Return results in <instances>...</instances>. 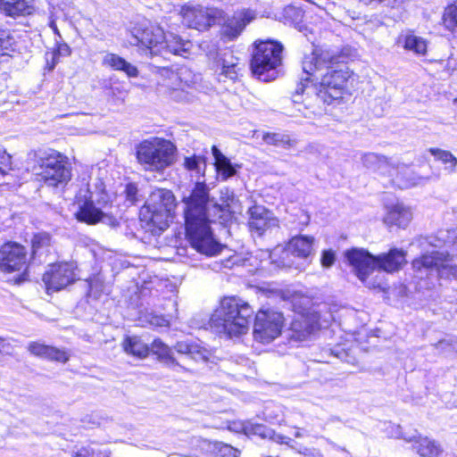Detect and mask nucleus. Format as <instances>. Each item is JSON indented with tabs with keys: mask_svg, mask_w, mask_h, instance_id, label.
I'll use <instances>...</instances> for the list:
<instances>
[{
	"mask_svg": "<svg viewBox=\"0 0 457 457\" xmlns=\"http://www.w3.org/2000/svg\"><path fill=\"white\" fill-rule=\"evenodd\" d=\"M443 344H445V341L438 342V345H442Z\"/></svg>",
	"mask_w": 457,
	"mask_h": 457,
	"instance_id": "56",
	"label": "nucleus"
},
{
	"mask_svg": "<svg viewBox=\"0 0 457 457\" xmlns=\"http://www.w3.org/2000/svg\"><path fill=\"white\" fill-rule=\"evenodd\" d=\"M176 207V198L170 190L156 188L150 194L139 215L142 220L164 230L172 221Z\"/></svg>",
	"mask_w": 457,
	"mask_h": 457,
	"instance_id": "6",
	"label": "nucleus"
},
{
	"mask_svg": "<svg viewBox=\"0 0 457 457\" xmlns=\"http://www.w3.org/2000/svg\"><path fill=\"white\" fill-rule=\"evenodd\" d=\"M406 253L402 249L393 248L387 253L373 256L364 249L353 248L345 257L358 278L370 288H383V282L370 279L378 268L388 273L398 271L406 263Z\"/></svg>",
	"mask_w": 457,
	"mask_h": 457,
	"instance_id": "3",
	"label": "nucleus"
},
{
	"mask_svg": "<svg viewBox=\"0 0 457 457\" xmlns=\"http://www.w3.org/2000/svg\"><path fill=\"white\" fill-rule=\"evenodd\" d=\"M51 237L47 233H38L32 238L33 254L41 253V251L50 245Z\"/></svg>",
	"mask_w": 457,
	"mask_h": 457,
	"instance_id": "38",
	"label": "nucleus"
},
{
	"mask_svg": "<svg viewBox=\"0 0 457 457\" xmlns=\"http://www.w3.org/2000/svg\"><path fill=\"white\" fill-rule=\"evenodd\" d=\"M314 241L312 236L300 235L292 237L287 245L296 260H306L313 253Z\"/></svg>",
	"mask_w": 457,
	"mask_h": 457,
	"instance_id": "24",
	"label": "nucleus"
},
{
	"mask_svg": "<svg viewBox=\"0 0 457 457\" xmlns=\"http://www.w3.org/2000/svg\"><path fill=\"white\" fill-rule=\"evenodd\" d=\"M399 43L405 50L413 52L415 54L424 55L427 53V40L412 33L402 35L399 37Z\"/></svg>",
	"mask_w": 457,
	"mask_h": 457,
	"instance_id": "29",
	"label": "nucleus"
},
{
	"mask_svg": "<svg viewBox=\"0 0 457 457\" xmlns=\"http://www.w3.org/2000/svg\"><path fill=\"white\" fill-rule=\"evenodd\" d=\"M270 438L278 443L287 444V445H288L289 441L291 440L289 437H287L286 436L279 435V434H276L274 431H272L271 436H270Z\"/></svg>",
	"mask_w": 457,
	"mask_h": 457,
	"instance_id": "47",
	"label": "nucleus"
},
{
	"mask_svg": "<svg viewBox=\"0 0 457 457\" xmlns=\"http://www.w3.org/2000/svg\"><path fill=\"white\" fill-rule=\"evenodd\" d=\"M412 267L419 276L436 275L438 278L457 279V265L453 263L451 255L445 251H432L422 254L412 262Z\"/></svg>",
	"mask_w": 457,
	"mask_h": 457,
	"instance_id": "11",
	"label": "nucleus"
},
{
	"mask_svg": "<svg viewBox=\"0 0 457 457\" xmlns=\"http://www.w3.org/2000/svg\"><path fill=\"white\" fill-rule=\"evenodd\" d=\"M0 165L9 168L12 165V156L4 149H0Z\"/></svg>",
	"mask_w": 457,
	"mask_h": 457,
	"instance_id": "46",
	"label": "nucleus"
},
{
	"mask_svg": "<svg viewBox=\"0 0 457 457\" xmlns=\"http://www.w3.org/2000/svg\"><path fill=\"white\" fill-rule=\"evenodd\" d=\"M262 140L267 145L284 148H290L295 145V141L292 140L288 135L283 133H264Z\"/></svg>",
	"mask_w": 457,
	"mask_h": 457,
	"instance_id": "33",
	"label": "nucleus"
},
{
	"mask_svg": "<svg viewBox=\"0 0 457 457\" xmlns=\"http://www.w3.org/2000/svg\"><path fill=\"white\" fill-rule=\"evenodd\" d=\"M233 264H234V262H232V261L228 259V260H226V261H225V264H224V266H225L226 268H231V266H232Z\"/></svg>",
	"mask_w": 457,
	"mask_h": 457,
	"instance_id": "50",
	"label": "nucleus"
},
{
	"mask_svg": "<svg viewBox=\"0 0 457 457\" xmlns=\"http://www.w3.org/2000/svg\"><path fill=\"white\" fill-rule=\"evenodd\" d=\"M149 322L151 325L155 326V327H168L169 326V320L161 315H153L150 318Z\"/></svg>",
	"mask_w": 457,
	"mask_h": 457,
	"instance_id": "44",
	"label": "nucleus"
},
{
	"mask_svg": "<svg viewBox=\"0 0 457 457\" xmlns=\"http://www.w3.org/2000/svg\"><path fill=\"white\" fill-rule=\"evenodd\" d=\"M445 457H457L455 454H446Z\"/></svg>",
	"mask_w": 457,
	"mask_h": 457,
	"instance_id": "55",
	"label": "nucleus"
},
{
	"mask_svg": "<svg viewBox=\"0 0 457 457\" xmlns=\"http://www.w3.org/2000/svg\"><path fill=\"white\" fill-rule=\"evenodd\" d=\"M412 219V212L410 207L402 203H397L387 208L384 217V222L387 226H397L406 228Z\"/></svg>",
	"mask_w": 457,
	"mask_h": 457,
	"instance_id": "22",
	"label": "nucleus"
},
{
	"mask_svg": "<svg viewBox=\"0 0 457 457\" xmlns=\"http://www.w3.org/2000/svg\"><path fill=\"white\" fill-rule=\"evenodd\" d=\"M282 51L283 46L277 41H256L251 61L253 73L265 82L275 79L277 68L282 62Z\"/></svg>",
	"mask_w": 457,
	"mask_h": 457,
	"instance_id": "9",
	"label": "nucleus"
},
{
	"mask_svg": "<svg viewBox=\"0 0 457 457\" xmlns=\"http://www.w3.org/2000/svg\"><path fill=\"white\" fill-rule=\"evenodd\" d=\"M27 269V252L21 245L6 243L0 247V272L14 274V282L20 284L28 279Z\"/></svg>",
	"mask_w": 457,
	"mask_h": 457,
	"instance_id": "12",
	"label": "nucleus"
},
{
	"mask_svg": "<svg viewBox=\"0 0 457 457\" xmlns=\"http://www.w3.org/2000/svg\"><path fill=\"white\" fill-rule=\"evenodd\" d=\"M428 152L434 155L436 160L441 161L443 163L451 164V169L453 170L457 164V159L449 152L439 148H429Z\"/></svg>",
	"mask_w": 457,
	"mask_h": 457,
	"instance_id": "39",
	"label": "nucleus"
},
{
	"mask_svg": "<svg viewBox=\"0 0 457 457\" xmlns=\"http://www.w3.org/2000/svg\"><path fill=\"white\" fill-rule=\"evenodd\" d=\"M336 261V255L332 250H325L322 252L320 262L321 265L325 268L331 267Z\"/></svg>",
	"mask_w": 457,
	"mask_h": 457,
	"instance_id": "42",
	"label": "nucleus"
},
{
	"mask_svg": "<svg viewBox=\"0 0 457 457\" xmlns=\"http://www.w3.org/2000/svg\"><path fill=\"white\" fill-rule=\"evenodd\" d=\"M175 145L169 140L151 137L137 146V162L147 170L162 172L175 161Z\"/></svg>",
	"mask_w": 457,
	"mask_h": 457,
	"instance_id": "7",
	"label": "nucleus"
},
{
	"mask_svg": "<svg viewBox=\"0 0 457 457\" xmlns=\"http://www.w3.org/2000/svg\"><path fill=\"white\" fill-rule=\"evenodd\" d=\"M212 153L215 160L216 170L223 180L236 174V168L232 165L230 160L216 145L212 147Z\"/></svg>",
	"mask_w": 457,
	"mask_h": 457,
	"instance_id": "30",
	"label": "nucleus"
},
{
	"mask_svg": "<svg viewBox=\"0 0 457 457\" xmlns=\"http://www.w3.org/2000/svg\"><path fill=\"white\" fill-rule=\"evenodd\" d=\"M39 179L48 187L66 185L71 178L67 157L57 151L50 150L38 159Z\"/></svg>",
	"mask_w": 457,
	"mask_h": 457,
	"instance_id": "10",
	"label": "nucleus"
},
{
	"mask_svg": "<svg viewBox=\"0 0 457 457\" xmlns=\"http://www.w3.org/2000/svg\"><path fill=\"white\" fill-rule=\"evenodd\" d=\"M255 19V12L252 10L236 12L231 17L225 18L222 12V35L229 40L237 38L245 27Z\"/></svg>",
	"mask_w": 457,
	"mask_h": 457,
	"instance_id": "20",
	"label": "nucleus"
},
{
	"mask_svg": "<svg viewBox=\"0 0 457 457\" xmlns=\"http://www.w3.org/2000/svg\"><path fill=\"white\" fill-rule=\"evenodd\" d=\"M74 457H95V453L93 451H90L87 448L80 449Z\"/></svg>",
	"mask_w": 457,
	"mask_h": 457,
	"instance_id": "49",
	"label": "nucleus"
},
{
	"mask_svg": "<svg viewBox=\"0 0 457 457\" xmlns=\"http://www.w3.org/2000/svg\"><path fill=\"white\" fill-rule=\"evenodd\" d=\"M76 215L79 220L88 224H96L104 218L103 212L95 207L92 203H85Z\"/></svg>",
	"mask_w": 457,
	"mask_h": 457,
	"instance_id": "32",
	"label": "nucleus"
},
{
	"mask_svg": "<svg viewBox=\"0 0 457 457\" xmlns=\"http://www.w3.org/2000/svg\"><path fill=\"white\" fill-rule=\"evenodd\" d=\"M28 350L31 354L49 361L65 363L70 359V355L64 350L39 342L29 343Z\"/></svg>",
	"mask_w": 457,
	"mask_h": 457,
	"instance_id": "21",
	"label": "nucleus"
},
{
	"mask_svg": "<svg viewBox=\"0 0 457 457\" xmlns=\"http://www.w3.org/2000/svg\"><path fill=\"white\" fill-rule=\"evenodd\" d=\"M208 56L215 62V71L220 81L237 79L241 71L240 62L230 50H224L220 53L210 52Z\"/></svg>",
	"mask_w": 457,
	"mask_h": 457,
	"instance_id": "17",
	"label": "nucleus"
},
{
	"mask_svg": "<svg viewBox=\"0 0 457 457\" xmlns=\"http://www.w3.org/2000/svg\"><path fill=\"white\" fill-rule=\"evenodd\" d=\"M295 436L296 437H301V436H302V433H301L300 431H296V432L295 433Z\"/></svg>",
	"mask_w": 457,
	"mask_h": 457,
	"instance_id": "53",
	"label": "nucleus"
},
{
	"mask_svg": "<svg viewBox=\"0 0 457 457\" xmlns=\"http://www.w3.org/2000/svg\"><path fill=\"white\" fill-rule=\"evenodd\" d=\"M270 262L278 268H298V263L288 245H278L270 253Z\"/></svg>",
	"mask_w": 457,
	"mask_h": 457,
	"instance_id": "28",
	"label": "nucleus"
},
{
	"mask_svg": "<svg viewBox=\"0 0 457 457\" xmlns=\"http://www.w3.org/2000/svg\"><path fill=\"white\" fill-rule=\"evenodd\" d=\"M320 316L317 312L298 313L288 330L290 341L303 342L312 339L320 329Z\"/></svg>",
	"mask_w": 457,
	"mask_h": 457,
	"instance_id": "16",
	"label": "nucleus"
},
{
	"mask_svg": "<svg viewBox=\"0 0 457 457\" xmlns=\"http://www.w3.org/2000/svg\"><path fill=\"white\" fill-rule=\"evenodd\" d=\"M237 430L243 431L245 434L258 435L263 438L271 436L272 430L262 424H252L250 422H244L237 426Z\"/></svg>",
	"mask_w": 457,
	"mask_h": 457,
	"instance_id": "36",
	"label": "nucleus"
},
{
	"mask_svg": "<svg viewBox=\"0 0 457 457\" xmlns=\"http://www.w3.org/2000/svg\"><path fill=\"white\" fill-rule=\"evenodd\" d=\"M361 2L364 3L365 4H372V3H384L387 6L391 7H396L401 3L402 0H360Z\"/></svg>",
	"mask_w": 457,
	"mask_h": 457,
	"instance_id": "45",
	"label": "nucleus"
},
{
	"mask_svg": "<svg viewBox=\"0 0 457 457\" xmlns=\"http://www.w3.org/2000/svg\"><path fill=\"white\" fill-rule=\"evenodd\" d=\"M4 345H5V343H4V340L3 338L0 337V353L3 351V349L4 348Z\"/></svg>",
	"mask_w": 457,
	"mask_h": 457,
	"instance_id": "52",
	"label": "nucleus"
},
{
	"mask_svg": "<svg viewBox=\"0 0 457 457\" xmlns=\"http://www.w3.org/2000/svg\"><path fill=\"white\" fill-rule=\"evenodd\" d=\"M151 351L157 354L160 358L174 361L171 356V349L164 344L161 339H154L151 345Z\"/></svg>",
	"mask_w": 457,
	"mask_h": 457,
	"instance_id": "37",
	"label": "nucleus"
},
{
	"mask_svg": "<svg viewBox=\"0 0 457 457\" xmlns=\"http://www.w3.org/2000/svg\"><path fill=\"white\" fill-rule=\"evenodd\" d=\"M174 348L179 353L186 354L195 361H207L209 358V351L196 341H179Z\"/></svg>",
	"mask_w": 457,
	"mask_h": 457,
	"instance_id": "27",
	"label": "nucleus"
},
{
	"mask_svg": "<svg viewBox=\"0 0 457 457\" xmlns=\"http://www.w3.org/2000/svg\"><path fill=\"white\" fill-rule=\"evenodd\" d=\"M247 213L249 229L258 236H262L269 228L278 226V219L262 205L255 204L250 207Z\"/></svg>",
	"mask_w": 457,
	"mask_h": 457,
	"instance_id": "19",
	"label": "nucleus"
},
{
	"mask_svg": "<svg viewBox=\"0 0 457 457\" xmlns=\"http://www.w3.org/2000/svg\"><path fill=\"white\" fill-rule=\"evenodd\" d=\"M181 12L187 26L197 30H205L222 20V11L218 8L184 6Z\"/></svg>",
	"mask_w": 457,
	"mask_h": 457,
	"instance_id": "15",
	"label": "nucleus"
},
{
	"mask_svg": "<svg viewBox=\"0 0 457 457\" xmlns=\"http://www.w3.org/2000/svg\"><path fill=\"white\" fill-rule=\"evenodd\" d=\"M0 173H1L2 175H5V174H6V171H5L4 169H2V168L0 167Z\"/></svg>",
	"mask_w": 457,
	"mask_h": 457,
	"instance_id": "54",
	"label": "nucleus"
},
{
	"mask_svg": "<svg viewBox=\"0 0 457 457\" xmlns=\"http://www.w3.org/2000/svg\"><path fill=\"white\" fill-rule=\"evenodd\" d=\"M163 79V85L169 88L170 96L178 102L189 101L188 89L196 81V76L187 67H180L177 71L162 68L159 71Z\"/></svg>",
	"mask_w": 457,
	"mask_h": 457,
	"instance_id": "13",
	"label": "nucleus"
},
{
	"mask_svg": "<svg viewBox=\"0 0 457 457\" xmlns=\"http://www.w3.org/2000/svg\"><path fill=\"white\" fill-rule=\"evenodd\" d=\"M219 453L222 457H238L240 452L228 445H220Z\"/></svg>",
	"mask_w": 457,
	"mask_h": 457,
	"instance_id": "43",
	"label": "nucleus"
},
{
	"mask_svg": "<svg viewBox=\"0 0 457 457\" xmlns=\"http://www.w3.org/2000/svg\"><path fill=\"white\" fill-rule=\"evenodd\" d=\"M186 234L193 249L202 254L219 253L221 245L213 237L211 222L227 224L232 220L228 204H219L209 196L205 183L197 182L190 195L184 197Z\"/></svg>",
	"mask_w": 457,
	"mask_h": 457,
	"instance_id": "1",
	"label": "nucleus"
},
{
	"mask_svg": "<svg viewBox=\"0 0 457 457\" xmlns=\"http://www.w3.org/2000/svg\"><path fill=\"white\" fill-rule=\"evenodd\" d=\"M292 100L295 104L303 106V114L306 118L321 116L326 112V106L333 103V99L324 91L311 76L302 78L297 83Z\"/></svg>",
	"mask_w": 457,
	"mask_h": 457,
	"instance_id": "8",
	"label": "nucleus"
},
{
	"mask_svg": "<svg viewBox=\"0 0 457 457\" xmlns=\"http://www.w3.org/2000/svg\"><path fill=\"white\" fill-rule=\"evenodd\" d=\"M102 64L114 71H123L129 78L138 76L137 68L116 54H106L102 60Z\"/></svg>",
	"mask_w": 457,
	"mask_h": 457,
	"instance_id": "26",
	"label": "nucleus"
},
{
	"mask_svg": "<svg viewBox=\"0 0 457 457\" xmlns=\"http://www.w3.org/2000/svg\"><path fill=\"white\" fill-rule=\"evenodd\" d=\"M303 71L318 80L319 86L328 93L334 101L341 98L346 81L350 77L348 68L340 64L337 58L330 56L328 52L313 51L306 54L302 62Z\"/></svg>",
	"mask_w": 457,
	"mask_h": 457,
	"instance_id": "2",
	"label": "nucleus"
},
{
	"mask_svg": "<svg viewBox=\"0 0 457 457\" xmlns=\"http://www.w3.org/2000/svg\"><path fill=\"white\" fill-rule=\"evenodd\" d=\"M76 279L73 265L71 263H61L53 265L49 270L43 275V281L47 290L59 291Z\"/></svg>",
	"mask_w": 457,
	"mask_h": 457,
	"instance_id": "18",
	"label": "nucleus"
},
{
	"mask_svg": "<svg viewBox=\"0 0 457 457\" xmlns=\"http://www.w3.org/2000/svg\"><path fill=\"white\" fill-rule=\"evenodd\" d=\"M32 11L33 0H0V12L7 16H25Z\"/></svg>",
	"mask_w": 457,
	"mask_h": 457,
	"instance_id": "25",
	"label": "nucleus"
},
{
	"mask_svg": "<svg viewBox=\"0 0 457 457\" xmlns=\"http://www.w3.org/2000/svg\"><path fill=\"white\" fill-rule=\"evenodd\" d=\"M448 241L453 246L457 249V228L455 229L448 231Z\"/></svg>",
	"mask_w": 457,
	"mask_h": 457,
	"instance_id": "48",
	"label": "nucleus"
},
{
	"mask_svg": "<svg viewBox=\"0 0 457 457\" xmlns=\"http://www.w3.org/2000/svg\"><path fill=\"white\" fill-rule=\"evenodd\" d=\"M361 160L365 167L374 170H379L390 164L388 158L374 153H368L363 154Z\"/></svg>",
	"mask_w": 457,
	"mask_h": 457,
	"instance_id": "35",
	"label": "nucleus"
},
{
	"mask_svg": "<svg viewBox=\"0 0 457 457\" xmlns=\"http://www.w3.org/2000/svg\"><path fill=\"white\" fill-rule=\"evenodd\" d=\"M124 351L139 358L147 356L150 348L137 336L127 337L123 342Z\"/></svg>",
	"mask_w": 457,
	"mask_h": 457,
	"instance_id": "31",
	"label": "nucleus"
},
{
	"mask_svg": "<svg viewBox=\"0 0 457 457\" xmlns=\"http://www.w3.org/2000/svg\"><path fill=\"white\" fill-rule=\"evenodd\" d=\"M253 309L244 299L227 296L210 319V326L218 334L229 337H239L248 331Z\"/></svg>",
	"mask_w": 457,
	"mask_h": 457,
	"instance_id": "4",
	"label": "nucleus"
},
{
	"mask_svg": "<svg viewBox=\"0 0 457 457\" xmlns=\"http://www.w3.org/2000/svg\"><path fill=\"white\" fill-rule=\"evenodd\" d=\"M399 436L407 442H415L414 448L421 457H438L443 451L439 443L427 436H419L418 439L415 436Z\"/></svg>",
	"mask_w": 457,
	"mask_h": 457,
	"instance_id": "23",
	"label": "nucleus"
},
{
	"mask_svg": "<svg viewBox=\"0 0 457 457\" xmlns=\"http://www.w3.org/2000/svg\"><path fill=\"white\" fill-rule=\"evenodd\" d=\"M98 285L101 287V284H100L98 281L94 282V283H92V284H91V289H90V294H91V295H92V294H94V293H93L94 287H97Z\"/></svg>",
	"mask_w": 457,
	"mask_h": 457,
	"instance_id": "51",
	"label": "nucleus"
},
{
	"mask_svg": "<svg viewBox=\"0 0 457 457\" xmlns=\"http://www.w3.org/2000/svg\"><path fill=\"white\" fill-rule=\"evenodd\" d=\"M125 200L129 205H134L138 202L137 187L134 184H128L125 191Z\"/></svg>",
	"mask_w": 457,
	"mask_h": 457,
	"instance_id": "41",
	"label": "nucleus"
},
{
	"mask_svg": "<svg viewBox=\"0 0 457 457\" xmlns=\"http://www.w3.org/2000/svg\"><path fill=\"white\" fill-rule=\"evenodd\" d=\"M442 24L451 32L457 30V1L445 8L442 16Z\"/></svg>",
	"mask_w": 457,
	"mask_h": 457,
	"instance_id": "34",
	"label": "nucleus"
},
{
	"mask_svg": "<svg viewBox=\"0 0 457 457\" xmlns=\"http://www.w3.org/2000/svg\"><path fill=\"white\" fill-rule=\"evenodd\" d=\"M130 44L142 46L151 55L172 54L185 56L193 47L191 41L170 32L165 33L161 27L154 25L135 28Z\"/></svg>",
	"mask_w": 457,
	"mask_h": 457,
	"instance_id": "5",
	"label": "nucleus"
},
{
	"mask_svg": "<svg viewBox=\"0 0 457 457\" xmlns=\"http://www.w3.org/2000/svg\"><path fill=\"white\" fill-rule=\"evenodd\" d=\"M205 166V162L203 157L201 156H192V157H186L184 159V167L187 170L195 171L196 173H199L201 171V166Z\"/></svg>",
	"mask_w": 457,
	"mask_h": 457,
	"instance_id": "40",
	"label": "nucleus"
},
{
	"mask_svg": "<svg viewBox=\"0 0 457 457\" xmlns=\"http://www.w3.org/2000/svg\"><path fill=\"white\" fill-rule=\"evenodd\" d=\"M285 325L282 312L272 310H260L253 325V337L262 344H269L277 338Z\"/></svg>",
	"mask_w": 457,
	"mask_h": 457,
	"instance_id": "14",
	"label": "nucleus"
}]
</instances>
